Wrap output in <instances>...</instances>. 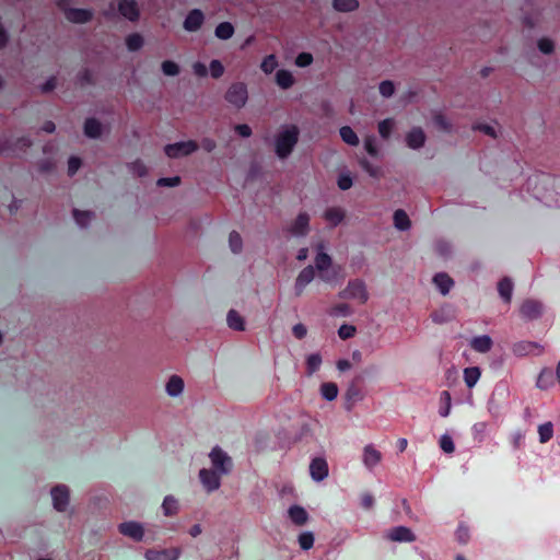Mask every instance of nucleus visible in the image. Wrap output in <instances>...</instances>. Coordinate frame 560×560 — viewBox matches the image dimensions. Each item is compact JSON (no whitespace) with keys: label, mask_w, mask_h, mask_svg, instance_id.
I'll use <instances>...</instances> for the list:
<instances>
[{"label":"nucleus","mask_w":560,"mask_h":560,"mask_svg":"<svg viewBox=\"0 0 560 560\" xmlns=\"http://www.w3.org/2000/svg\"><path fill=\"white\" fill-rule=\"evenodd\" d=\"M315 249L316 256L313 267L318 272L319 279L328 284H335L342 280V268L334 264L331 256L325 252L324 243H318Z\"/></svg>","instance_id":"nucleus-1"},{"label":"nucleus","mask_w":560,"mask_h":560,"mask_svg":"<svg viewBox=\"0 0 560 560\" xmlns=\"http://www.w3.org/2000/svg\"><path fill=\"white\" fill-rule=\"evenodd\" d=\"M300 129L294 124L281 125L273 136V150L277 158L285 160L299 142Z\"/></svg>","instance_id":"nucleus-2"},{"label":"nucleus","mask_w":560,"mask_h":560,"mask_svg":"<svg viewBox=\"0 0 560 560\" xmlns=\"http://www.w3.org/2000/svg\"><path fill=\"white\" fill-rule=\"evenodd\" d=\"M52 509L62 514L72 515L73 508L70 500V488L67 485L59 483L50 489Z\"/></svg>","instance_id":"nucleus-3"},{"label":"nucleus","mask_w":560,"mask_h":560,"mask_svg":"<svg viewBox=\"0 0 560 560\" xmlns=\"http://www.w3.org/2000/svg\"><path fill=\"white\" fill-rule=\"evenodd\" d=\"M116 8L124 19L130 22L138 21L140 12L138 3L135 0H118L117 4H115V2H112L109 4V8L104 10V16L112 19L115 15Z\"/></svg>","instance_id":"nucleus-4"},{"label":"nucleus","mask_w":560,"mask_h":560,"mask_svg":"<svg viewBox=\"0 0 560 560\" xmlns=\"http://www.w3.org/2000/svg\"><path fill=\"white\" fill-rule=\"evenodd\" d=\"M540 185L544 194L540 198L549 207H560V177L542 176Z\"/></svg>","instance_id":"nucleus-5"},{"label":"nucleus","mask_w":560,"mask_h":560,"mask_svg":"<svg viewBox=\"0 0 560 560\" xmlns=\"http://www.w3.org/2000/svg\"><path fill=\"white\" fill-rule=\"evenodd\" d=\"M208 457L211 464L210 469L222 476H226L232 471L233 460L231 456L220 446L217 445L212 447Z\"/></svg>","instance_id":"nucleus-6"},{"label":"nucleus","mask_w":560,"mask_h":560,"mask_svg":"<svg viewBox=\"0 0 560 560\" xmlns=\"http://www.w3.org/2000/svg\"><path fill=\"white\" fill-rule=\"evenodd\" d=\"M339 298L345 300H355L361 304L366 303L369 300V293L366 285L361 279L350 280L346 288L339 292Z\"/></svg>","instance_id":"nucleus-7"},{"label":"nucleus","mask_w":560,"mask_h":560,"mask_svg":"<svg viewBox=\"0 0 560 560\" xmlns=\"http://www.w3.org/2000/svg\"><path fill=\"white\" fill-rule=\"evenodd\" d=\"M225 100L234 108H243L248 100V91L246 84L243 82L232 83L226 90Z\"/></svg>","instance_id":"nucleus-8"},{"label":"nucleus","mask_w":560,"mask_h":560,"mask_svg":"<svg viewBox=\"0 0 560 560\" xmlns=\"http://www.w3.org/2000/svg\"><path fill=\"white\" fill-rule=\"evenodd\" d=\"M198 148L199 147L196 141L188 140L167 144L164 148V152L170 159H180L192 154L198 150Z\"/></svg>","instance_id":"nucleus-9"},{"label":"nucleus","mask_w":560,"mask_h":560,"mask_svg":"<svg viewBox=\"0 0 560 560\" xmlns=\"http://www.w3.org/2000/svg\"><path fill=\"white\" fill-rule=\"evenodd\" d=\"M310 222L311 215L301 211L288 225L287 231L293 237H305L311 231Z\"/></svg>","instance_id":"nucleus-10"},{"label":"nucleus","mask_w":560,"mask_h":560,"mask_svg":"<svg viewBox=\"0 0 560 560\" xmlns=\"http://www.w3.org/2000/svg\"><path fill=\"white\" fill-rule=\"evenodd\" d=\"M202 488L208 492L212 493L221 487L222 475L210 468H202L198 474Z\"/></svg>","instance_id":"nucleus-11"},{"label":"nucleus","mask_w":560,"mask_h":560,"mask_svg":"<svg viewBox=\"0 0 560 560\" xmlns=\"http://www.w3.org/2000/svg\"><path fill=\"white\" fill-rule=\"evenodd\" d=\"M520 313L526 320L538 319L544 313V304L541 301L527 299L522 303Z\"/></svg>","instance_id":"nucleus-12"},{"label":"nucleus","mask_w":560,"mask_h":560,"mask_svg":"<svg viewBox=\"0 0 560 560\" xmlns=\"http://www.w3.org/2000/svg\"><path fill=\"white\" fill-rule=\"evenodd\" d=\"M118 532L135 540V541H141L144 537V527L141 523L136 521H127L122 522L118 525Z\"/></svg>","instance_id":"nucleus-13"},{"label":"nucleus","mask_w":560,"mask_h":560,"mask_svg":"<svg viewBox=\"0 0 560 560\" xmlns=\"http://www.w3.org/2000/svg\"><path fill=\"white\" fill-rule=\"evenodd\" d=\"M83 132L84 136L90 139H98L104 133L109 132V127L103 125L98 119L96 118H86L83 126Z\"/></svg>","instance_id":"nucleus-14"},{"label":"nucleus","mask_w":560,"mask_h":560,"mask_svg":"<svg viewBox=\"0 0 560 560\" xmlns=\"http://www.w3.org/2000/svg\"><path fill=\"white\" fill-rule=\"evenodd\" d=\"M512 352L516 357L538 355L542 353V347L534 341L522 340L512 346Z\"/></svg>","instance_id":"nucleus-15"},{"label":"nucleus","mask_w":560,"mask_h":560,"mask_svg":"<svg viewBox=\"0 0 560 560\" xmlns=\"http://www.w3.org/2000/svg\"><path fill=\"white\" fill-rule=\"evenodd\" d=\"M180 549L177 547L166 549H149L144 553L147 560H178L180 557Z\"/></svg>","instance_id":"nucleus-16"},{"label":"nucleus","mask_w":560,"mask_h":560,"mask_svg":"<svg viewBox=\"0 0 560 560\" xmlns=\"http://www.w3.org/2000/svg\"><path fill=\"white\" fill-rule=\"evenodd\" d=\"M205 23V14L199 9H194L186 15L183 27L186 32H198Z\"/></svg>","instance_id":"nucleus-17"},{"label":"nucleus","mask_w":560,"mask_h":560,"mask_svg":"<svg viewBox=\"0 0 560 560\" xmlns=\"http://www.w3.org/2000/svg\"><path fill=\"white\" fill-rule=\"evenodd\" d=\"M328 472H329L328 464L325 458L316 457V458L312 459V462L310 464V475L314 481H316V482L323 481L324 479H326L328 477Z\"/></svg>","instance_id":"nucleus-18"},{"label":"nucleus","mask_w":560,"mask_h":560,"mask_svg":"<svg viewBox=\"0 0 560 560\" xmlns=\"http://www.w3.org/2000/svg\"><path fill=\"white\" fill-rule=\"evenodd\" d=\"M65 16L71 23L84 24L92 20L93 11L90 9L67 8L65 9Z\"/></svg>","instance_id":"nucleus-19"},{"label":"nucleus","mask_w":560,"mask_h":560,"mask_svg":"<svg viewBox=\"0 0 560 560\" xmlns=\"http://www.w3.org/2000/svg\"><path fill=\"white\" fill-rule=\"evenodd\" d=\"M185 382L182 376L172 374L165 383V393L171 398H178L184 394Z\"/></svg>","instance_id":"nucleus-20"},{"label":"nucleus","mask_w":560,"mask_h":560,"mask_svg":"<svg viewBox=\"0 0 560 560\" xmlns=\"http://www.w3.org/2000/svg\"><path fill=\"white\" fill-rule=\"evenodd\" d=\"M382 460V454L373 444L363 447L362 462L366 469L373 470Z\"/></svg>","instance_id":"nucleus-21"},{"label":"nucleus","mask_w":560,"mask_h":560,"mask_svg":"<svg viewBox=\"0 0 560 560\" xmlns=\"http://www.w3.org/2000/svg\"><path fill=\"white\" fill-rule=\"evenodd\" d=\"M315 278V268L313 266H306L298 275L294 283V290L296 295H301L307 284H310Z\"/></svg>","instance_id":"nucleus-22"},{"label":"nucleus","mask_w":560,"mask_h":560,"mask_svg":"<svg viewBox=\"0 0 560 560\" xmlns=\"http://www.w3.org/2000/svg\"><path fill=\"white\" fill-rule=\"evenodd\" d=\"M386 537L392 541L411 542L416 540L412 530L406 526H396L388 530Z\"/></svg>","instance_id":"nucleus-23"},{"label":"nucleus","mask_w":560,"mask_h":560,"mask_svg":"<svg viewBox=\"0 0 560 560\" xmlns=\"http://www.w3.org/2000/svg\"><path fill=\"white\" fill-rule=\"evenodd\" d=\"M425 133L420 127H413L407 135H406V143L408 148L412 150L421 149L425 143Z\"/></svg>","instance_id":"nucleus-24"},{"label":"nucleus","mask_w":560,"mask_h":560,"mask_svg":"<svg viewBox=\"0 0 560 560\" xmlns=\"http://www.w3.org/2000/svg\"><path fill=\"white\" fill-rule=\"evenodd\" d=\"M345 217L346 212L340 207H329L323 213L325 221L332 228L339 225L343 221Z\"/></svg>","instance_id":"nucleus-25"},{"label":"nucleus","mask_w":560,"mask_h":560,"mask_svg":"<svg viewBox=\"0 0 560 560\" xmlns=\"http://www.w3.org/2000/svg\"><path fill=\"white\" fill-rule=\"evenodd\" d=\"M289 518L296 526H303L308 522V513L301 505H291L288 510Z\"/></svg>","instance_id":"nucleus-26"},{"label":"nucleus","mask_w":560,"mask_h":560,"mask_svg":"<svg viewBox=\"0 0 560 560\" xmlns=\"http://www.w3.org/2000/svg\"><path fill=\"white\" fill-rule=\"evenodd\" d=\"M536 47L538 51L544 56H552L557 50V43L550 36H539L536 39Z\"/></svg>","instance_id":"nucleus-27"},{"label":"nucleus","mask_w":560,"mask_h":560,"mask_svg":"<svg viewBox=\"0 0 560 560\" xmlns=\"http://www.w3.org/2000/svg\"><path fill=\"white\" fill-rule=\"evenodd\" d=\"M493 341L489 335L476 336L470 340V347L479 353H487L492 349Z\"/></svg>","instance_id":"nucleus-28"},{"label":"nucleus","mask_w":560,"mask_h":560,"mask_svg":"<svg viewBox=\"0 0 560 560\" xmlns=\"http://www.w3.org/2000/svg\"><path fill=\"white\" fill-rule=\"evenodd\" d=\"M161 509H162L164 516H166V517L174 516L179 512V502L172 494L165 495L163 499V502L161 504Z\"/></svg>","instance_id":"nucleus-29"},{"label":"nucleus","mask_w":560,"mask_h":560,"mask_svg":"<svg viewBox=\"0 0 560 560\" xmlns=\"http://www.w3.org/2000/svg\"><path fill=\"white\" fill-rule=\"evenodd\" d=\"M544 22L542 11L540 10H532L524 14L523 24L527 28H536L539 27Z\"/></svg>","instance_id":"nucleus-30"},{"label":"nucleus","mask_w":560,"mask_h":560,"mask_svg":"<svg viewBox=\"0 0 560 560\" xmlns=\"http://www.w3.org/2000/svg\"><path fill=\"white\" fill-rule=\"evenodd\" d=\"M226 324L229 328L236 331L245 330V319L244 317L235 310H230L226 315Z\"/></svg>","instance_id":"nucleus-31"},{"label":"nucleus","mask_w":560,"mask_h":560,"mask_svg":"<svg viewBox=\"0 0 560 560\" xmlns=\"http://www.w3.org/2000/svg\"><path fill=\"white\" fill-rule=\"evenodd\" d=\"M276 83L282 90H288L293 86L295 79L293 73L285 69H280L276 73Z\"/></svg>","instance_id":"nucleus-32"},{"label":"nucleus","mask_w":560,"mask_h":560,"mask_svg":"<svg viewBox=\"0 0 560 560\" xmlns=\"http://www.w3.org/2000/svg\"><path fill=\"white\" fill-rule=\"evenodd\" d=\"M433 282L443 295H446L454 285V281L444 272L436 273L433 278Z\"/></svg>","instance_id":"nucleus-33"},{"label":"nucleus","mask_w":560,"mask_h":560,"mask_svg":"<svg viewBox=\"0 0 560 560\" xmlns=\"http://www.w3.org/2000/svg\"><path fill=\"white\" fill-rule=\"evenodd\" d=\"M332 8L337 12L350 13L358 10L360 3L358 0H332Z\"/></svg>","instance_id":"nucleus-34"},{"label":"nucleus","mask_w":560,"mask_h":560,"mask_svg":"<svg viewBox=\"0 0 560 560\" xmlns=\"http://www.w3.org/2000/svg\"><path fill=\"white\" fill-rule=\"evenodd\" d=\"M128 51L135 52L140 50L144 45V38L140 33H131L125 38Z\"/></svg>","instance_id":"nucleus-35"},{"label":"nucleus","mask_w":560,"mask_h":560,"mask_svg":"<svg viewBox=\"0 0 560 560\" xmlns=\"http://www.w3.org/2000/svg\"><path fill=\"white\" fill-rule=\"evenodd\" d=\"M513 282L510 278H503L498 283V291L504 302L510 303L513 294Z\"/></svg>","instance_id":"nucleus-36"},{"label":"nucleus","mask_w":560,"mask_h":560,"mask_svg":"<svg viewBox=\"0 0 560 560\" xmlns=\"http://www.w3.org/2000/svg\"><path fill=\"white\" fill-rule=\"evenodd\" d=\"M234 26L230 22H221L214 30V35L221 40H228L234 35Z\"/></svg>","instance_id":"nucleus-37"},{"label":"nucleus","mask_w":560,"mask_h":560,"mask_svg":"<svg viewBox=\"0 0 560 560\" xmlns=\"http://www.w3.org/2000/svg\"><path fill=\"white\" fill-rule=\"evenodd\" d=\"M319 392L324 399L327 401H332L337 398L339 389L337 384L332 382H326L320 385Z\"/></svg>","instance_id":"nucleus-38"},{"label":"nucleus","mask_w":560,"mask_h":560,"mask_svg":"<svg viewBox=\"0 0 560 560\" xmlns=\"http://www.w3.org/2000/svg\"><path fill=\"white\" fill-rule=\"evenodd\" d=\"M481 371L478 366L466 368L464 370V381L468 388H472L479 381Z\"/></svg>","instance_id":"nucleus-39"},{"label":"nucleus","mask_w":560,"mask_h":560,"mask_svg":"<svg viewBox=\"0 0 560 560\" xmlns=\"http://www.w3.org/2000/svg\"><path fill=\"white\" fill-rule=\"evenodd\" d=\"M394 225L399 231H407L411 226L409 217L404 210H396L394 212Z\"/></svg>","instance_id":"nucleus-40"},{"label":"nucleus","mask_w":560,"mask_h":560,"mask_svg":"<svg viewBox=\"0 0 560 560\" xmlns=\"http://www.w3.org/2000/svg\"><path fill=\"white\" fill-rule=\"evenodd\" d=\"M342 141L349 145L355 147L359 144V137L354 130L349 126H343L339 130Z\"/></svg>","instance_id":"nucleus-41"},{"label":"nucleus","mask_w":560,"mask_h":560,"mask_svg":"<svg viewBox=\"0 0 560 560\" xmlns=\"http://www.w3.org/2000/svg\"><path fill=\"white\" fill-rule=\"evenodd\" d=\"M440 410L439 413L441 417L446 418L451 413L452 409V397L447 390H443L440 395Z\"/></svg>","instance_id":"nucleus-42"},{"label":"nucleus","mask_w":560,"mask_h":560,"mask_svg":"<svg viewBox=\"0 0 560 560\" xmlns=\"http://www.w3.org/2000/svg\"><path fill=\"white\" fill-rule=\"evenodd\" d=\"M363 145L365 151L373 158H378L381 155L380 148L377 145L376 138L372 135L366 136L363 140Z\"/></svg>","instance_id":"nucleus-43"},{"label":"nucleus","mask_w":560,"mask_h":560,"mask_svg":"<svg viewBox=\"0 0 560 560\" xmlns=\"http://www.w3.org/2000/svg\"><path fill=\"white\" fill-rule=\"evenodd\" d=\"M360 165L366 172L371 177L373 178H380L383 176V171L380 166L372 164L366 159L360 160Z\"/></svg>","instance_id":"nucleus-44"},{"label":"nucleus","mask_w":560,"mask_h":560,"mask_svg":"<svg viewBox=\"0 0 560 560\" xmlns=\"http://www.w3.org/2000/svg\"><path fill=\"white\" fill-rule=\"evenodd\" d=\"M538 435L540 443H547L553 436V425L551 422H545L538 427Z\"/></svg>","instance_id":"nucleus-45"},{"label":"nucleus","mask_w":560,"mask_h":560,"mask_svg":"<svg viewBox=\"0 0 560 560\" xmlns=\"http://www.w3.org/2000/svg\"><path fill=\"white\" fill-rule=\"evenodd\" d=\"M229 246L234 254H240L243 249V240L238 232L232 231L229 235Z\"/></svg>","instance_id":"nucleus-46"},{"label":"nucleus","mask_w":560,"mask_h":560,"mask_svg":"<svg viewBox=\"0 0 560 560\" xmlns=\"http://www.w3.org/2000/svg\"><path fill=\"white\" fill-rule=\"evenodd\" d=\"M161 70L166 77H176L180 72L179 66L173 60H164L161 63Z\"/></svg>","instance_id":"nucleus-47"},{"label":"nucleus","mask_w":560,"mask_h":560,"mask_svg":"<svg viewBox=\"0 0 560 560\" xmlns=\"http://www.w3.org/2000/svg\"><path fill=\"white\" fill-rule=\"evenodd\" d=\"M278 67V60L275 55H268L266 56L260 65V69L264 73L270 74L272 73Z\"/></svg>","instance_id":"nucleus-48"},{"label":"nucleus","mask_w":560,"mask_h":560,"mask_svg":"<svg viewBox=\"0 0 560 560\" xmlns=\"http://www.w3.org/2000/svg\"><path fill=\"white\" fill-rule=\"evenodd\" d=\"M299 545L303 550H310L314 546L315 537L312 532H303L298 537Z\"/></svg>","instance_id":"nucleus-49"},{"label":"nucleus","mask_w":560,"mask_h":560,"mask_svg":"<svg viewBox=\"0 0 560 560\" xmlns=\"http://www.w3.org/2000/svg\"><path fill=\"white\" fill-rule=\"evenodd\" d=\"M395 122L393 119L387 118L378 122V133L383 139H388L393 129H394Z\"/></svg>","instance_id":"nucleus-50"},{"label":"nucleus","mask_w":560,"mask_h":560,"mask_svg":"<svg viewBox=\"0 0 560 560\" xmlns=\"http://www.w3.org/2000/svg\"><path fill=\"white\" fill-rule=\"evenodd\" d=\"M441 450L446 454H453L455 451V444L452 436L447 433L442 434L439 441Z\"/></svg>","instance_id":"nucleus-51"},{"label":"nucleus","mask_w":560,"mask_h":560,"mask_svg":"<svg viewBox=\"0 0 560 560\" xmlns=\"http://www.w3.org/2000/svg\"><path fill=\"white\" fill-rule=\"evenodd\" d=\"M322 364V357L318 353H312L306 359L308 374L315 373Z\"/></svg>","instance_id":"nucleus-52"},{"label":"nucleus","mask_w":560,"mask_h":560,"mask_svg":"<svg viewBox=\"0 0 560 560\" xmlns=\"http://www.w3.org/2000/svg\"><path fill=\"white\" fill-rule=\"evenodd\" d=\"M73 217L78 225L85 228L91 222L93 214L90 211L74 210Z\"/></svg>","instance_id":"nucleus-53"},{"label":"nucleus","mask_w":560,"mask_h":560,"mask_svg":"<svg viewBox=\"0 0 560 560\" xmlns=\"http://www.w3.org/2000/svg\"><path fill=\"white\" fill-rule=\"evenodd\" d=\"M128 170L136 176L142 177L147 175L148 170L144 163L140 160L133 161L128 164Z\"/></svg>","instance_id":"nucleus-54"},{"label":"nucleus","mask_w":560,"mask_h":560,"mask_svg":"<svg viewBox=\"0 0 560 560\" xmlns=\"http://www.w3.org/2000/svg\"><path fill=\"white\" fill-rule=\"evenodd\" d=\"M209 72H210V75L214 79H219L223 75L224 73V66L222 65V62L218 59H213L211 62H210V66H209Z\"/></svg>","instance_id":"nucleus-55"},{"label":"nucleus","mask_w":560,"mask_h":560,"mask_svg":"<svg viewBox=\"0 0 560 560\" xmlns=\"http://www.w3.org/2000/svg\"><path fill=\"white\" fill-rule=\"evenodd\" d=\"M434 125L442 131L451 132L452 124L451 121L443 115H435L433 118Z\"/></svg>","instance_id":"nucleus-56"},{"label":"nucleus","mask_w":560,"mask_h":560,"mask_svg":"<svg viewBox=\"0 0 560 560\" xmlns=\"http://www.w3.org/2000/svg\"><path fill=\"white\" fill-rule=\"evenodd\" d=\"M378 90H380V94L383 97L388 98L395 93V85L392 81H388V80L382 81L380 83Z\"/></svg>","instance_id":"nucleus-57"},{"label":"nucleus","mask_w":560,"mask_h":560,"mask_svg":"<svg viewBox=\"0 0 560 560\" xmlns=\"http://www.w3.org/2000/svg\"><path fill=\"white\" fill-rule=\"evenodd\" d=\"M313 56L310 52H301L295 58V66L299 68H306L313 63Z\"/></svg>","instance_id":"nucleus-58"},{"label":"nucleus","mask_w":560,"mask_h":560,"mask_svg":"<svg viewBox=\"0 0 560 560\" xmlns=\"http://www.w3.org/2000/svg\"><path fill=\"white\" fill-rule=\"evenodd\" d=\"M357 328L353 325L343 324L338 329V336L342 339L352 338L355 335Z\"/></svg>","instance_id":"nucleus-59"},{"label":"nucleus","mask_w":560,"mask_h":560,"mask_svg":"<svg viewBox=\"0 0 560 560\" xmlns=\"http://www.w3.org/2000/svg\"><path fill=\"white\" fill-rule=\"evenodd\" d=\"M353 180L349 172L341 173L338 177V187L341 190H348L352 187Z\"/></svg>","instance_id":"nucleus-60"},{"label":"nucleus","mask_w":560,"mask_h":560,"mask_svg":"<svg viewBox=\"0 0 560 560\" xmlns=\"http://www.w3.org/2000/svg\"><path fill=\"white\" fill-rule=\"evenodd\" d=\"M31 147H32L31 139L20 138L13 143L12 150L14 152L19 153V152H24V151L31 149Z\"/></svg>","instance_id":"nucleus-61"},{"label":"nucleus","mask_w":560,"mask_h":560,"mask_svg":"<svg viewBox=\"0 0 560 560\" xmlns=\"http://www.w3.org/2000/svg\"><path fill=\"white\" fill-rule=\"evenodd\" d=\"M57 86V78L51 75L38 88L42 93H50Z\"/></svg>","instance_id":"nucleus-62"},{"label":"nucleus","mask_w":560,"mask_h":560,"mask_svg":"<svg viewBox=\"0 0 560 560\" xmlns=\"http://www.w3.org/2000/svg\"><path fill=\"white\" fill-rule=\"evenodd\" d=\"M352 314V310L348 304H338L331 310L334 316H349Z\"/></svg>","instance_id":"nucleus-63"},{"label":"nucleus","mask_w":560,"mask_h":560,"mask_svg":"<svg viewBox=\"0 0 560 560\" xmlns=\"http://www.w3.org/2000/svg\"><path fill=\"white\" fill-rule=\"evenodd\" d=\"M474 130H478L487 136H490L492 138L497 137V132L493 126L488 124H477L472 127Z\"/></svg>","instance_id":"nucleus-64"}]
</instances>
